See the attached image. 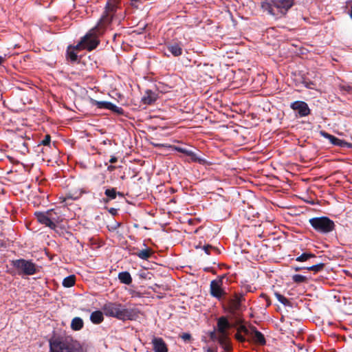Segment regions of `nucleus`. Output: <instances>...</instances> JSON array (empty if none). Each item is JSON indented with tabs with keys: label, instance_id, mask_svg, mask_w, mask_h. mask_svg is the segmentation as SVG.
<instances>
[{
	"label": "nucleus",
	"instance_id": "18",
	"mask_svg": "<svg viewBox=\"0 0 352 352\" xmlns=\"http://www.w3.org/2000/svg\"><path fill=\"white\" fill-rule=\"evenodd\" d=\"M90 320L94 324L101 323L104 320L102 312L100 311H95L92 312L90 316Z\"/></svg>",
	"mask_w": 352,
	"mask_h": 352
},
{
	"label": "nucleus",
	"instance_id": "22",
	"mask_svg": "<svg viewBox=\"0 0 352 352\" xmlns=\"http://www.w3.org/2000/svg\"><path fill=\"white\" fill-rule=\"evenodd\" d=\"M151 250L150 248H146L140 250L136 253V255L141 259L147 260L151 255Z\"/></svg>",
	"mask_w": 352,
	"mask_h": 352
},
{
	"label": "nucleus",
	"instance_id": "13",
	"mask_svg": "<svg viewBox=\"0 0 352 352\" xmlns=\"http://www.w3.org/2000/svg\"><path fill=\"white\" fill-rule=\"evenodd\" d=\"M217 342L225 352H230L232 350V345L229 335H220Z\"/></svg>",
	"mask_w": 352,
	"mask_h": 352
},
{
	"label": "nucleus",
	"instance_id": "40",
	"mask_svg": "<svg viewBox=\"0 0 352 352\" xmlns=\"http://www.w3.org/2000/svg\"><path fill=\"white\" fill-rule=\"evenodd\" d=\"M142 0H131V4L133 6L138 8L139 5L138 4V2L141 1Z\"/></svg>",
	"mask_w": 352,
	"mask_h": 352
},
{
	"label": "nucleus",
	"instance_id": "32",
	"mask_svg": "<svg viewBox=\"0 0 352 352\" xmlns=\"http://www.w3.org/2000/svg\"><path fill=\"white\" fill-rule=\"evenodd\" d=\"M340 89L344 93H351L352 92V86L347 83H342L339 86Z\"/></svg>",
	"mask_w": 352,
	"mask_h": 352
},
{
	"label": "nucleus",
	"instance_id": "36",
	"mask_svg": "<svg viewBox=\"0 0 352 352\" xmlns=\"http://www.w3.org/2000/svg\"><path fill=\"white\" fill-rule=\"evenodd\" d=\"M235 338L238 341H239L241 342H244L246 340V339L244 338V336H242L241 334V333L238 331H237L236 333L235 334Z\"/></svg>",
	"mask_w": 352,
	"mask_h": 352
},
{
	"label": "nucleus",
	"instance_id": "3",
	"mask_svg": "<svg viewBox=\"0 0 352 352\" xmlns=\"http://www.w3.org/2000/svg\"><path fill=\"white\" fill-rule=\"evenodd\" d=\"M294 0H264L261 3V9L275 18L284 16L293 6Z\"/></svg>",
	"mask_w": 352,
	"mask_h": 352
},
{
	"label": "nucleus",
	"instance_id": "38",
	"mask_svg": "<svg viewBox=\"0 0 352 352\" xmlns=\"http://www.w3.org/2000/svg\"><path fill=\"white\" fill-rule=\"evenodd\" d=\"M42 144L43 145H48L50 142V136L49 135H47L45 138L42 140Z\"/></svg>",
	"mask_w": 352,
	"mask_h": 352
},
{
	"label": "nucleus",
	"instance_id": "29",
	"mask_svg": "<svg viewBox=\"0 0 352 352\" xmlns=\"http://www.w3.org/2000/svg\"><path fill=\"white\" fill-rule=\"evenodd\" d=\"M190 157L191 161L199 162L200 164L203 163L204 160L200 157H199L195 153H194L192 151H190L189 155H188Z\"/></svg>",
	"mask_w": 352,
	"mask_h": 352
},
{
	"label": "nucleus",
	"instance_id": "9",
	"mask_svg": "<svg viewBox=\"0 0 352 352\" xmlns=\"http://www.w3.org/2000/svg\"><path fill=\"white\" fill-rule=\"evenodd\" d=\"M290 107L296 111L300 117H305L310 113L308 104L303 101H295L291 104Z\"/></svg>",
	"mask_w": 352,
	"mask_h": 352
},
{
	"label": "nucleus",
	"instance_id": "47",
	"mask_svg": "<svg viewBox=\"0 0 352 352\" xmlns=\"http://www.w3.org/2000/svg\"><path fill=\"white\" fill-rule=\"evenodd\" d=\"M307 87L310 88V89H311V88H312V87H311V86L310 85H307Z\"/></svg>",
	"mask_w": 352,
	"mask_h": 352
},
{
	"label": "nucleus",
	"instance_id": "35",
	"mask_svg": "<svg viewBox=\"0 0 352 352\" xmlns=\"http://www.w3.org/2000/svg\"><path fill=\"white\" fill-rule=\"evenodd\" d=\"M203 250H204L206 254H210V251L211 250H215L216 248L212 246V245H204L203 247Z\"/></svg>",
	"mask_w": 352,
	"mask_h": 352
},
{
	"label": "nucleus",
	"instance_id": "8",
	"mask_svg": "<svg viewBox=\"0 0 352 352\" xmlns=\"http://www.w3.org/2000/svg\"><path fill=\"white\" fill-rule=\"evenodd\" d=\"M222 280L220 279L213 280L210 282V294L212 296L217 298L218 300H221L226 294V291L222 287Z\"/></svg>",
	"mask_w": 352,
	"mask_h": 352
},
{
	"label": "nucleus",
	"instance_id": "1",
	"mask_svg": "<svg viewBox=\"0 0 352 352\" xmlns=\"http://www.w3.org/2000/svg\"><path fill=\"white\" fill-rule=\"evenodd\" d=\"M118 10V0H108L105 11L96 26L82 37L80 41L74 47L77 50H87L88 51L96 48L99 44L98 36L102 34L107 29L113 19L116 16Z\"/></svg>",
	"mask_w": 352,
	"mask_h": 352
},
{
	"label": "nucleus",
	"instance_id": "26",
	"mask_svg": "<svg viewBox=\"0 0 352 352\" xmlns=\"http://www.w3.org/2000/svg\"><path fill=\"white\" fill-rule=\"evenodd\" d=\"M74 50H77L74 46L72 48L69 47L67 50V56L72 61H76L78 58V56L74 52Z\"/></svg>",
	"mask_w": 352,
	"mask_h": 352
},
{
	"label": "nucleus",
	"instance_id": "6",
	"mask_svg": "<svg viewBox=\"0 0 352 352\" xmlns=\"http://www.w3.org/2000/svg\"><path fill=\"white\" fill-rule=\"evenodd\" d=\"M50 352H77L72 345L58 340L50 341Z\"/></svg>",
	"mask_w": 352,
	"mask_h": 352
},
{
	"label": "nucleus",
	"instance_id": "20",
	"mask_svg": "<svg viewBox=\"0 0 352 352\" xmlns=\"http://www.w3.org/2000/svg\"><path fill=\"white\" fill-rule=\"evenodd\" d=\"M83 320L80 318L76 317L72 320L71 328L74 331H79L83 327Z\"/></svg>",
	"mask_w": 352,
	"mask_h": 352
},
{
	"label": "nucleus",
	"instance_id": "31",
	"mask_svg": "<svg viewBox=\"0 0 352 352\" xmlns=\"http://www.w3.org/2000/svg\"><path fill=\"white\" fill-rule=\"evenodd\" d=\"M237 331H239L240 333H243L245 336H247L249 338L252 331V327L250 328H248L245 325H241L237 329Z\"/></svg>",
	"mask_w": 352,
	"mask_h": 352
},
{
	"label": "nucleus",
	"instance_id": "4",
	"mask_svg": "<svg viewBox=\"0 0 352 352\" xmlns=\"http://www.w3.org/2000/svg\"><path fill=\"white\" fill-rule=\"evenodd\" d=\"M309 223L318 232L327 234L334 230V222L327 217H314L309 219Z\"/></svg>",
	"mask_w": 352,
	"mask_h": 352
},
{
	"label": "nucleus",
	"instance_id": "39",
	"mask_svg": "<svg viewBox=\"0 0 352 352\" xmlns=\"http://www.w3.org/2000/svg\"><path fill=\"white\" fill-rule=\"evenodd\" d=\"M204 350L206 352H217V349H214L210 347H204Z\"/></svg>",
	"mask_w": 352,
	"mask_h": 352
},
{
	"label": "nucleus",
	"instance_id": "24",
	"mask_svg": "<svg viewBox=\"0 0 352 352\" xmlns=\"http://www.w3.org/2000/svg\"><path fill=\"white\" fill-rule=\"evenodd\" d=\"M316 258V256L314 254L305 252L298 256L296 258V261L298 262H305L309 260L310 258Z\"/></svg>",
	"mask_w": 352,
	"mask_h": 352
},
{
	"label": "nucleus",
	"instance_id": "45",
	"mask_svg": "<svg viewBox=\"0 0 352 352\" xmlns=\"http://www.w3.org/2000/svg\"><path fill=\"white\" fill-rule=\"evenodd\" d=\"M120 224L119 223L116 222V223H115V225H114V226H113V228H114V229H116L117 228H118V227L120 226Z\"/></svg>",
	"mask_w": 352,
	"mask_h": 352
},
{
	"label": "nucleus",
	"instance_id": "14",
	"mask_svg": "<svg viewBox=\"0 0 352 352\" xmlns=\"http://www.w3.org/2000/svg\"><path fill=\"white\" fill-rule=\"evenodd\" d=\"M35 215L39 223L54 230V225L52 223L47 211L46 212H36Z\"/></svg>",
	"mask_w": 352,
	"mask_h": 352
},
{
	"label": "nucleus",
	"instance_id": "27",
	"mask_svg": "<svg viewBox=\"0 0 352 352\" xmlns=\"http://www.w3.org/2000/svg\"><path fill=\"white\" fill-rule=\"evenodd\" d=\"M324 266V264L322 263H320L313 265L310 267H306V269L308 270H310V271H314V272H318L321 271L323 269Z\"/></svg>",
	"mask_w": 352,
	"mask_h": 352
},
{
	"label": "nucleus",
	"instance_id": "16",
	"mask_svg": "<svg viewBox=\"0 0 352 352\" xmlns=\"http://www.w3.org/2000/svg\"><path fill=\"white\" fill-rule=\"evenodd\" d=\"M118 279L120 283L125 285H130L132 283V278L129 272H122L118 274Z\"/></svg>",
	"mask_w": 352,
	"mask_h": 352
},
{
	"label": "nucleus",
	"instance_id": "2",
	"mask_svg": "<svg viewBox=\"0 0 352 352\" xmlns=\"http://www.w3.org/2000/svg\"><path fill=\"white\" fill-rule=\"evenodd\" d=\"M102 309L106 316L122 320H135L138 315L137 309H126L122 304L117 302L106 303Z\"/></svg>",
	"mask_w": 352,
	"mask_h": 352
},
{
	"label": "nucleus",
	"instance_id": "44",
	"mask_svg": "<svg viewBox=\"0 0 352 352\" xmlns=\"http://www.w3.org/2000/svg\"><path fill=\"white\" fill-rule=\"evenodd\" d=\"M349 14H350V16L351 17L352 19V3L351 4L350 6V10H349Z\"/></svg>",
	"mask_w": 352,
	"mask_h": 352
},
{
	"label": "nucleus",
	"instance_id": "12",
	"mask_svg": "<svg viewBox=\"0 0 352 352\" xmlns=\"http://www.w3.org/2000/svg\"><path fill=\"white\" fill-rule=\"evenodd\" d=\"M254 342L258 344L263 345L265 344V339L263 333L256 330L254 327H252V331L249 336Z\"/></svg>",
	"mask_w": 352,
	"mask_h": 352
},
{
	"label": "nucleus",
	"instance_id": "42",
	"mask_svg": "<svg viewBox=\"0 0 352 352\" xmlns=\"http://www.w3.org/2000/svg\"><path fill=\"white\" fill-rule=\"evenodd\" d=\"M117 162V158L116 157H111L109 160V162L111 164L116 163Z\"/></svg>",
	"mask_w": 352,
	"mask_h": 352
},
{
	"label": "nucleus",
	"instance_id": "17",
	"mask_svg": "<svg viewBox=\"0 0 352 352\" xmlns=\"http://www.w3.org/2000/svg\"><path fill=\"white\" fill-rule=\"evenodd\" d=\"M156 100L155 94L151 91H147L142 97V101L145 104H151Z\"/></svg>",
	"mask_w": 352,
	"mask_h": 352
},
{
	"label": "nucleus",
	"instance_id": "34",
	"mask_svg": "<svg viewBox=\"0 0 352 352\" xmlns=\"http://www.w3.org/2000/svg\"><path fill=\"white\" fill-rule=\"evenodd\" d=\"M174 149L178 152L185 154L187 156L189 155V153L191 151L186 148H183V147H179V146H175Z\"/></svg>",
	"mask_w": 352,
	"mask_h": 352
},
{
	"label": "nucleus",
	"instance_id": "21",
	"mask_svg": "<svg viewBox=\"0 0 352 352\" xmlns=\"http://www.w3.org/2000/svg\"><path fill=\"white\" fill-rule=\"evenodd\" d=\"M49 217L52 223L54 225V229L56 227V223L60 221V217L58 214L53 210H47Z\"/></svg>",
	"mask_w": 352,
	"mask_h": 352
},
{
	"label": "nucleus",
	"instance_id": "15",
	"mask_svg": "<svg viewBox=\"0 0 352 352\" xmlns=\"http://www.w3.org/2000/svg\"><path fill=\"white\" fill-rule=\"evenodd\" d=\"M320 134L322 135V136H323L326 139L329 140V142L333 145L342 146V143L344 142L343 140H340V139L337 138L336 137H335L327 132L321 131Z\"/></svg>",
	"mask_w": 352,
	"mask_h": 352
},
{
	"label": "nucleus",
	"instance_id": "30",
	"mask_svg": "<svg viewBox=\"0 0 352 352\" xmlns=\"http://www.w3.org/2000/svg\"><path fill=\"white\" fill-rule=\"evenodd\" d=\"M275 296H276V299L283 305H288L289 304V300L285 298L284 296L278 294V293H276L275 294Z\"/></svg>",
	"mask_w": 352,
	"mask_h": 352
},
{
	"label": "nucleus",
	"instance_id": "37",
	"mask_svg": "<svg viewBox=\"0 0 352 352\" xmlns=\"http://www.w3.org/2000/svg\"><path fill=\"white\" fill-rule=\"evenodd\" d=\"M181 338L184 342H189L191 339V335L188 333H184L181 335Z\"/></svg>",
	"mask_w": 352,
	"mask_h": 352
},
{
	"label": "nucleus",
	"instance_id": "46",
	"mask_svg": "<svg viewBox=\"0 0 352 352\" xmlns=\"http://www.w3.org/2000/svg\"><path fill=\"white\" fill-rule=\"evenodd\" d=\"M305 268L306 267H297V268H296V271H298V270H300L301 269H305Z\"/></svg>",
	"mask_w": 352,
	"mask_h": 352
},
{
	"label": "nucleus",
	"instance_id": "28",
	"mask_svg": "<svg viewBox=\"0 0 352 352\" xmlns=\"http://www.w3.org/2000/svg\"><path fill=\"white\" fill-rule=\"evenodd\" d=\"M292 280L296 283H305L307 280V278L305 276L300 274H295L292 276Z\"/></svg>",
	"mask_w": 352,
	"mask_h": 352
},
{
	"label": "nucleus",
	"instance_id": "33",
	"mask_svg": "<svg viewBox=\"0 0 352 352\" xmlns=\"http://www.w3.org/2000/svg\"><path fill=\"white\" fill-rule=\"evenodd\" d=\"M219 337H220V334L217 331V329L216 328L214 329V331H212L210 333V338L212 340L218 341Z\"/></svg>",
	"mask_w": 352,
	"mask_h": 352
},
{
	"label": "nucleus",
	"instance_id": "5",
	"mask_svg": "<svg viewBox=\"0 0 352 352\" xmlns=\"http://www.w3.org/2000/svg\"><path fill=\"white\" fill-rule=\"evenodd\" d=\"M12 263L19 274L33 275L37 272L36 265L30 261L18 259L13 261Z\"/></svg>",
	"mask_w": 352,
	"mask_h": 352
},
{
	"label": "nucleus",
	"instance_id": "41",
	"mask_svg": "<svg viewBox=\"0 0 352 352\" xmlns=\"http://www.w3.org/2000/svg\"><path fill=\"white\" fill-rule=\"evenodd\" d=\"M109 211V212H110L111 214H112L113 215H115V214H116V213H117V210H116V209H115V208H110Z\"/></svg>",
	"mask_w": 352,
	"mask_h": 352
},
{
	"label": "nucleus",
	"instance_id": "25",
	"mask_svg": "<svg viewBox=\"0 0 352 352\" xmlns=\"http://www.w3.org/2000/svg\"><path fill=\"white\" fill-rule=\"evenodd\" d=\"M104 194L110 199H116L117 194L119 195H122L120 192H117L115 188L107 189L104 192Z\"/></svg>",
	"mask_w": 352,
	"mask_h": 352
},
{
	"label": "nucleus",
	"instance_id": "23",
	"mask_svg": "<svg viewBox=\"0 0 352 352\" xmlns=\"http://www.w3.org/2000/svg\"><path fill=\"white\" fill-rule=\"evenodd\" d=\"M75 284V276L71 275L65 278L63 280V285L65 287H71Z\"/></svg>",
	"mask_w": 352,
	"mask_h": 352
},
{
	"label": "nucleus",
	"instance_id": "11",
	"mask_svg": "<svg viewBox=\"0 0 352 352\" xmlns=\"http://www.w3.org/2000/svg\"><path fill=\"white\" fill-rule=\"evenodd\" d=\"M152 344L155 352H168L167 345L162 338L154 337Z\"/></svg>",
	"mask_w": 352,
	"mask_h": 352
},
{
	"label": "nucleus",
	"instance_id": "19",
	"mask_svg": "<svg viewBox=\"0 0 352 352\" xmlns=\"http://www.w3.org/2000/svg\"><path fill=\"white\" fill-rule=\"evenodd\" d=\"M167 49L175 56H179L182 54V49L177 43L168 45Z\"/></svg>",
	"mask_w": 352,
	"mask_h": 352
},
{
	"label": "nucleus",
	"instance_id": "7",
	"mask_svg": "<svg viewBox=\"0 0 352 352\" xmlns=\"http://www.w3.org/2000/svg\"><path fill=\"white\" fill-rule=\"evenodd\" d=\"M90 103L92 106H96L98 109H109V110L111 111L112 112H114L118 115H122V114H123V112H124L122 108L118 107L116 104H114L110 102L98 101L95 99L91 98Z\"/></svg>",
	"mask_w": 352,
	"mask_h": 352
},
{
	"label": "nucleus",
	"instance_id": "10",
	"mask_svg": "<svg viewBox=\"0 0 352 352\" xmlns=\"http://www.w3.org/2000/svg\"><path fill=\"white\" fill-rule=\"evenodd\" d=\"M231 324L227 318L221 316L218 318L216 329L220 335H229Z\"/></svg>",
	"mask_w": 352,
	"mask_h": 352
},
{
	"label": "nucleus",
	"instance_id": "43",
	"mask_svg": "<svg viewBox=\"0 0 352 352\" xmlns=\"http://www.w3.org/2000/svg\"><path fill=\"white\" fill-rule=\"evenodd\" d=\"M6 55L4 56H0V65H1L6 60Z\"/></svg>",
	"mask_w": 352,
	"mask_h": 352
}]
</instances>
